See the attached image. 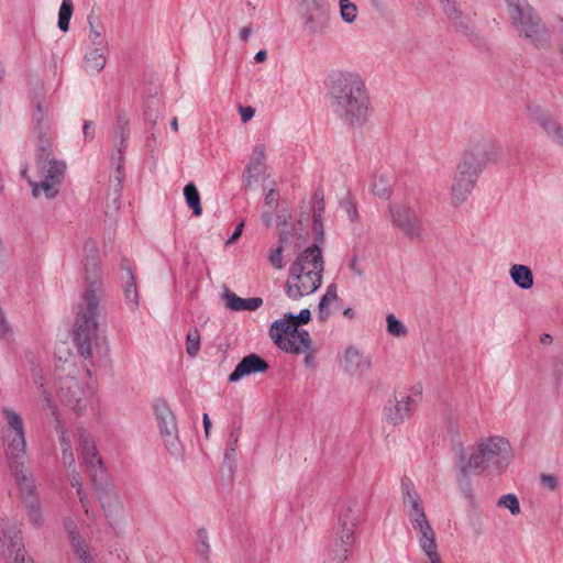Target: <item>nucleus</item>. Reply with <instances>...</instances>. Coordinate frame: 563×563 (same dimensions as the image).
Here are the masks:
<instances>
[{
	"mask_svg": "<svg viewBox=\"0 0 563 563\" xmlns=\"http://www.w3.org/2000/svg\"><path fill=\"white\" fill-rule=\"evenodd\" d=\"M86 291L79 305L75 342L78 353L84 358L107 354V340L100 331L99 300L102 296L99 273V249L97 241L87 239L84 243Z\"/></svg>",
	"mask_w": 563,
	"mask_h": 563,
	"instance_id": "obj_1",
	"label": "nucleus"
},
{
	"mask_svg": "<svg viewBox=\"0 0 563 563\" xmlns=\"http://www.w3.org/2000/svg\"><path fill=\"white\" fill-rule=\"evenodd\" d=\"M329 95L340 120L351 128H362L372 117V107L364 80L355 73H339L331 77Z\"/></svg>",
	"mask_w": 563,
	"mask_h": 563,
	"instance_id": "obj_2",
	"label": "nucleus"
},
{
	"mask_svg": "<svg viewBox=\"0 0 563 563\" xmlns=\"http://www.w3.org/2000/svg\"><path fill=\"white\" fill-rule=\"evenodd\" d=\"M324 262L317 244L299 252L288 269L285 294L290 300H299L313 294L322 284Z\"/></svg>",
	"mask_w": 563,
	"mask_h": 563,
	"instance_id": "obj_3",
	"label": "nucleus"
},
{
	"mask_svg": "<svg viewBox=\"0 0 563 563\" xmlns=\"http://www.w3.org/2000/svg\"><path fill=\"white\" fill-rule=\"evenodd\" d=\"M514 459L510 442L500 435H490L481 439L475 449L468 454L461 450L459 453L457 468L463 478L473 471L481 472L493 468L498 473L505 471Z\"/></svg>",
	"mask_w": 563,
	"mask_h": 563,
	"instance_id": "obj_4",
	"label": "nucleus"
},
{
	"mask_svg": "<svg viewBox=\"0 0 563 563\" xmlns=\"http://www.w3.org/2000/svg\"><path fill=\"white\" fill-rule=\"evenodd\" d=\"M63 371L65 376H58L57 395L60 401L77 415H82L92 405L95 397V385L90 382V374L87 373L81 378L73 374L74 365L67 361L64 363Z\"/></svg>",
	"mask_w": 563,
	"mask_h": 563,
	"instance_id": "obj_5",
	"label": "nucleus"
},
{
	"mask_svg": "<svg viewBox=\"0 0 563 563\" xmlns=\"http://www.w3.org/2000/svg\"><path fill=\"white\" fill-rule=\"evenodd\" d=\"M1 440L7 460H23L27 452L26 428L21 411L5 405L0 409Z\"/></svg>",
	"mask_w": 563,
	"mask_h": 563,
	"instance_id": "obj_6",
	"label": "nucleus"
},
{
	"mask_svg": "<svg viewBox=\"0 0 563 563\" xmlns=\"http://www.w3.org/2000/svg\"><path fill=\"white\" fill-rule=\"evenodd\" d=\"M42 145L37 147V168L43 177L41 183H34L29 180L32 186V194L34 197H38L41 192L47 199H53L59 192V186L64 179L66 164L62 161H57L52 156L51 143L42 141Z\"/></svg>",
	"mask_w": 563,
	"mask_h": 563,
	"instance_id": "obj_7",
	"label": "nucleus"
},
{
	"mask_svg": "<svg viewBox=\"0 0 563 563\" xmlns=\"http://www.w3.org/2000/svg\"><path fill=\"white\" fill-rule=\"evenodd\" d=\"M500 148L486 136L471 139L464 146L456 167L479 177L489 163L496 162Z\"/></svg>",
	"mask_w": 563,
	"mask_h": 563,
	"instance_id": "obj_8",
	"label": "nucleus"
},
{
	"mask_svg": "<svg viewBox=\"0 0 563 563\" xmlns=\"http://www.w3.org/2000/svg\"><path fill=\"white\" fill-rule=\"evenodd\" d=\"M302 29L310 36H322L330 29V10L325 0H299Z\"/></svg>",
	"mask_w": 563,
	"mask_h": 563,
	"instance_id": "obj_9",
	"label": "nucleus"
},
{
	"mask_svg": "<svg viewBox=\"0 0 563 563\" xmlns=\"http://www.w3.org/2000/svg\"><path fill=\"white\" fill-rule=\"evenodd\" d=\"M363 511L364 505L357 497H347L339 503L336 509L338 522L335 526V534L340 542H354V532L361 522Z\"/></svg>",
	"mask_w": 563,
	"mask_h": 563,
	"instance_id": "obj_10",
	"label": "nucleus"
},
{
	"mask_svg": "<svg viewBox=\"0 0 563 563\" xmlns=\"http://www.w3.org/2000/svg\"><path fill=\"white\" fill-rule=\"evenodd\" d=\"M154 413L166 450L172 456L180 457L183 448L178 438L175 415L165 400H157L155 402Z\"/></svg>",
	"mask_w": 563,
	"mask_h": 563,
	"instance_id": "obj_11",
	"label": "nucleus"
},
{
	"mask_svg": "<svg viewBox=\"0 0 563 563\" xmlns=\"http://www.w3.org/2000/svg\"><path fill=\"white\" fill-rule=\"evenodd\" d=\"M388 214L394 229L405 238L417 240L422 236V222L415 208L406 203L394 202L388 207Z\"/></svg>",
	"mask_w": 563,
	"mask_h": 563,
	"instance_id": "obj_12",
	"label": "nucleus"
},
{
	"mask_svg": "<svg viewBox=\"0 0 563 563\" xmlns=\"http://www.w3.org/2000/svg\"><path fill=\"white\" fill-rule=\"evenodd\" d=\"M96 496L108 519H115L123 512V503L115 486L107 479V476L96 478L92 475Z\"/></svg>",
	"mask_w": 563,
	"mask_h": 563,
	"instance_id": "obj_13",
	"label": "nucleus"
},
{
	"mask_svg": "<svg viewBox=\"0 0 563 563\" xmlns=\"http://www.w3.org/2000/svg\"><path fill=\"white\" fill-rule=\"evenodd\" d=\"M24 543L21 531L14 519L0 518V558L10 560L24 552Z\"/></svg>",
	"mask_w": 563,
	"mask_h": 563,
	"instance_id": "obj_14",
	"label": "nucleus"
},
{
	"mask_svg": "<svg viewBox=\"0 0 563 563\" xmlns=\"http://www.w3.org/2000/svg\"><path fill=\"white\" fill-rule=\"evenodd\" d=\"M514 26L519 36L525 37L538 48L550 43V33L537 12L517 22Z\"/></svg>",
	"mask_w": 563,
	"mask_h": 563,
	"instance_id": "obj_15",
	"label": "nucleus"
},
{
	"mask_svg": "<svg viewBox=\"0 0 563 563\" xmlns=\"http://www.w3.org/2000/svg\"><path fill=\"white\" fill-rule=\"evenodd\" d=\"M31 120L33 123V133L37 137V146L43 144L42 141H47L49 143L52 108L43 96H37L33 100Z\"/></svg>",
	"mask_w": 563,
	"mask_h": 563,
	"instance_id": "obj_16",
	"label": "nucleus"
},
{
	"mask_svg": "<svg viewBox=\"0 0 563 563\" xmlns=\"http://www.w3.org/2000/svg\"><path fill=\"white\" fill-rule=\"evenodd\" d=\"M478 178L472 173L455 166L450 186L451 206L456 208L464 205L475 189Z\"/></svg>",
	"mask_w": 563,
	"mask_h": 563,
	"instance_id": "obj_17",
	"label": "nucleus"
},
{
	"mask_svg": "<svg viewBox=\"0 0 563 563\" xmlns=\"http://www.w3.org/2000/svg\"><path fill=\"white\" fill-rule=\"evenodd\" d=\"M527 111L532 122L539 124L555 144L563 146V125L552 114L537 103H529Z\"/></svg>",
	"mask_w": 563,
	"mask_h": 563,
	"instance_id": "obj_18",
	"label": "nucleus"
},
{
	"mask_svg": "<svg viewBox=\"0 0 563 563\" xmlns=\"http://www.w3.org/2000/svg\"><path fill=\"white\" fill-rule=\"evenodd\" d=\"M64 529L69 541L75 563H95L89 544L79 533L78 525L71 517L64 519Z\"/></svg>",
	"mask_w": 563,
	"mask_h": 563,
	"instance_id": "obj_19",
	"label": "nucleus"
},
{
	"mask_svg": "<svg viewBox=\"0 0 563 563\" xmlns=\"http://www.w3.org/2000/svg\"><path fill=\"white\" fill-rule=\"evenodd\" d=\"M415 400L407 390H396L393 399L385 406V417L394 426L402 423L409 418Z\"/></svg>",
	"mask_w": 563,
	"mask_h": 563,
	"instance_id": "obj_20",
	"label": "nucleus"
},
{
	"mask_svg": "<svg viewBox=\"0 0 563 563\" xmlns=\"http://www.w3.org/2000/svg\"><path fill=\"white\" fill-rule=\"evenodd\" d=\"M79 445L81 451L82 462L87 465L90 477L96 474V478L106 475L102 467L101 459L98 455L96 445L88 432L79 430Z\"/></svg>",
	"mask_w": 563,
	"mask_h": 563,
	"instance_id": "obj_21",
	"label": "nucleus"
},
{
	"mask_svg": "<svg viewBox=\"0 0 563 563\" xmlns=\"http://www.w3.org/2000/svg\"><path fill=\"white\" fill-rule=\"evenodd\" d=\"M130 139V121L124 115H119L117 119L115 130H114V147L117 153L112 155V162L117 164V180L118 186L121 185V168L124 158V151L128 146V142Z\"/></svg>",
	"mask_w": 563,
	"mask_h": 563,
	"instance_id": "obj_22",
	"label": "nucleus"
},
{
	"mask_svg": "<svg viewBox=\"0 0 563 563\" xmlns=\"http://www.w3.org/2000/svg\"><path fill=\"white\" fill-rule=\"evenodd\" d=\"M20 493L25 499L35 498L36 483L32 473L24 466L23 460H8Z\"/></svg>",
	"mask_w": 563,
	"mask_h": 563,
	"instance_id": "obj_23",
	"label": "nucleus"
},
{
	"mask_svg": "<svg viewBox=\"0 0 563 563\" xmlns=\"http://www.w3.org/2000/svg\"><path fill=\"white\" fill-rule=\"evenodd\" d=\"M342 366L350 375L364 376L369 371L372 361L368 355H365L358 349L349 346L344 351Z\"/></svg>",
	"mask_w": 563,
	"mask_h": 563,
	"instance_id": "obj_24",
	"label": "nucleus"
},
{
	"mask_svg": "<svg viewBox=\"0 0 563 563\" xmlns=\"http://www.w3.org/2000/svg\"><path fill=\"white\" fill-rule=\"evenodd\" d=\"M412 528L418 533L420 548H429L435 542V532L432 529L424 509L407 515Z\"/></svg>",
	"mask_w": 563,
	"mask_h": 563,
	"instance_id": "obj_25",
	"label": "nucleus"
},
{
	"mask_svg": "<svg viewBox=\"0 0 563 563\" xmlns=\"http://www.w3.org/2000/svg\"><path fill=\"white\" fill-rule=\"evenodd\" d=\"M268 369V363L257 354H250L241 360L235 366L234 371L229 376V382L235 383L241 378L256 374L264 373Z\"/></svg>",
	"mask_w": 563,
	"mask_h": 563,
	"instance_id": "obj_26",
	"label": "nucleus"
},
{
	"mask_svg": "<svg viewBox=\"0 0 563 563\" xmlns=\"http://www.w3.org/2000/svg\"><path fill=\"white\" fill-rule=\"evenodd\" d=\"M266 147L257 144L253 148L249 164L243 174V184L251 187L252 184L265 172Z\"/></svg>",
	"mask_w": 563,
	"mask_h": 563,
	"instance_id": "obj_27",
	"label": "nucleus"
},
{
	"mask_svg": "<svg viewBox=\"0 0 563 563\" xmlns=\"http://www.w3.org/2000/svg\"><path fill=\"white\" fill-rule=\"evenodd\" d=\"M292 318V313H285L282 319L275 320L269 328V336L280 350L284 346L282 341H289L288 339L300 330Z\"/></svg>",
	"mask_w": 563,
	"mask_h": 563,
	"instance_id": "obj_28",
	"label": "nucleus"
},
{
	"mask_svg": "<svg viewBox=\"0 0 563 563\" xmlns=\"http://www.w3.org/2000/svg\"><path fill=\"white\" fill-rule=\"evenodd\" d=\"M222 298L225 307L231 311H255L263 305L260 297L241 298L235 292L225 288Z\"/></svg>",
	"mask_w": 563,
	"mask_h": 563,
	"instance_id": "obj_29",
	"label": "nucleus"
},
{
	"mask_svg": "<svg viewBox=\"0 0 563 563\" xmlns=\"http://www.w3.org/2000/svg\"><path fill=\"white\" fill-rule=\"evenodd\" d=\"M444 14L452 26L460 32L466 33L471 29V20L457 8L454 0H439Z\"/></svg>",
	"mask_w": 563,
	"mask_h": 563,
	"instance_id": "obj_30",
	"label": "nucleus"
},
{
	"mask_svg": "<svg viewBox=\"0 0 563 563\" xmlns=\"http://www.w3.org/2000/svg\"><path fill=\"white\" fill-rule=\"evenodd\" d=\"M401 494L406 515L424 509L422 498L410 479H402Z\"/></svg>",
	"mask_w": 563,
	"mask_h": 563,
	"instance_id": "obj_31",
	"label": "nucleus"
},
{
	"mask_svg": "<svg viewBox=\"0 0 563 563\" xmlns=\"http://www.w3.org/2000/svg\"><path fill=\"white\" fill-rule=\"evenodd\" d=\"M288 340L289 341H282L284 345L282 350L287 353H305L311 347L312 344L310 334L306 330H299L298 332H295V334Z\"/></svg>",
	"mask_w": 563,
	"mask_h": 563,
	"instance_id": "obj_32",
	"label": "nucleus"
},
{
	"mask_svg": "<svg viewBox=\"0 0 563 563\" xmlns=\"http://www.w3.org/2000/svg\"><path fill=\"white\" fill-rule=\"evenodd\" d=\"M511 280L516 286L528 290L533 286V274L529 266L523 264H514L509 269Z\"/></svg>",
	"mask_w": 563,
	"mask_h": 563,
	"instance_id": "obj_33",
	"label": "nucleus"
},
{
	"mask_svg": "<svg viewBox=\"0 0 563 563\" xmlns=\"http://www.w3.org/2000/svg\"><path fill=\"white\" fill-rule=\"evenodd\" d=\"M89 32L88 40L90 42V48H99V51L108 49V40L106 37L104 26L100 22H95V20L89 16Z\"/></svg>",
	"mask_w": 563,
	"mask_h": 563,
	"instance_id": "obj_34",
	"label": "nucleus"
},
{
	"mask_svg": "<svg viewBox=\"0 0 563 563\" xmlns=\"http://www.w3.org/2000/svg\"><path fill=\"white\" fill-rule=\"evenodd\" d=\"M24 504L27 521L36 529L42 528L45 523V518L42 510L41 500L37 497H35L31 499H25Z\"/></svg>",
	"mask_w": 563,
	"mask_h": 563,
	"instance_id": "obj_35",
	"label": "nucleus"
},
{
	"mask_svg": "<svg viewBox=\"0 0 563 563\" xmlns=\"http://www.w3.org/2000/svg\"><path fill=\"white\" fill-rule=\"evenodd\" d=\"M507 10L512 24L526 19L536 12L527 0H505Z\"/></svg>",
	"mask_w": 563,
	"mask_h": 563,
	"instance_id": "obj_36",
	"label": "nucleus"
},
{
	"mask_svg": "<svg viewBox=\"0 0 563 563\" xmlns=\"http://www.w3.org/2000/svg\"><path fill=\"white\" fill-rule=\"evenodd\" d=\"M106 52L99 48H89L85 57V67L88 73L97 74L106 65Z\"/></svg>",
	"mask_w": 563,
	"mask_h": 563,
	"instance_id": "obj_37",
	"label": "nucleus"
},
{
	"mask_svg": "<svg viewBox=\"0 0 563 563\" xmlns=\"http://www.w3.org/2000/svg\"><path fill=\"white\" fill-rule=\"evenodd\" d=\"M338 300V290L334 284L327 287L325 294L321 297L318 306V318L320 321H325L329 316V307Z\"/></svg>",
	"mask_w": 563,
	"mask_h": 563,
	"instance_id": "obj_38",
	"label": "nucleus"
},
{
	"mask_svg": "<svg viewBox=\"0 0 563 563\" xmlns=\"http://www.w3.org/2000/svg\"><path fill=\"white\" fill-rule=\"evenodd\" d=\"M184 196L187 206L192 210L194 214L197 217L201 216L202 208L200 203V195L197 187L192 183L185 186Z\"/></svg>",
	"mask_w": 563,
	"mask_h": 563,
	"instance_id": "obj_39",
	"label": "nucleus"
},
{
	"mask_svg": "<svg viewBox=\"0 0 563 563\" xmlns=\"http://www.w3.org/2000/svg\"><path fill=\"white\" fill-rule=\"evenodd\" d=\"M196 553L201 562L208 563L210 559V544L208 531L205 528H200L197 531V544Z\"/></svg>",
	"mask_w": 563,
	"mask_h": 563,
	"instance_id": "obj_40",
	"label": "nucleus"
},
{
	"mask_svg": "<svg viewBox=\"0 0 563 563\" xmlns=\"http://www.w3.org/2000/svg\"><path fill=\"white\" fill-rule=\"evenodd\" d=\"M341 20L346 24H353L358 15V8L352 0H339Z\"/></svg>",
	"mask_w": 563,
	"mask_h": 563,
	"instance_id": "obj_41",
	"label": "nucleus"
},
{
	"mask_svg": "<svg viewBox=\"0 0 563 563\" xmlns=\"http://www.w3.org/2000/svg\"><path fill=\"white\" fill-rule=\"evenodd\" d=\"M73 15V1L62 0V4L58 12V27L66 32L69 29V21Z\"/></svg>",
	"mask_w": 563,
	"mask_h": 563,
	"instance_id": "obj_42",
	"label": "nucleus"
},
{
	"mask_svg": "<svg viewBox=\"0 0 563 563\" xmlns=\"http://www.w3.org/2000/svg\"><path fill=\"white\" fill-rule=\"evenodd\" d=\"M387 332L395 338H404L408 334L407 327L396 318L395 314L390 313L386 317Z\"/></svg>",
	"mask_w": 563,
	"mask_h": 563,
	"instance_id": "obj_43",
	"label": "nucleus"
},
{
	"mask_svg": "<svg viewBox=\"0 0 563 563\" xmlns=\"http://www.w3.org/2000/svg\"><path fill=\"white\" fill-rule=\"evenodd\" d=\"M126 273L129 276V280L125 283V286H124L125 300L129 303H132L134 307H137L139 294H137L135 278L130 269H128Z\"/></svg>",
	"mask_w": 563,
	"mask_h": 563,
	"instance_id": "obj_44",
	"label": "nucleus"
},
{
	"mask_svg": "<svg viewBox=\"0 0 563 563\" xmlns=\"http://www.w3.org/2000/svg\"><path fill=\"white\" fill-rule=\"evenodd\" d=\"M497 506L508 509L514 516L520 514L521 510L519 499L515 494H506L499 497Z\"/></svg>",
	"mask_w": 563,
	"mask_h": 563,
	"instance_id": "obj_45",
	"label": "nucleus"
},
{
	"mask_svg": "<svg viewBox=\"0 0 563 563\" xmlns=\"http://www.w3.org/2000/svg\"><path fill=\"white\" fill-rule=\"evenodd\" d=\"M200 349V333L197 328L190 329L186 336V351L190 357L197 356Z\"/></svg>",
	"mask_w": 563,
	"mask_h": 563,
	"instance_id": "obj_46",
	"label": "nucleus"
},
{
	"mask_svg": "<svg viewBox=\"0 0 563 563\" xmlns=\"http://www.w3.org/2000/svg\"><path fill=\"white\" fill-rule=\"evenodd\" d=\"M287 235L288 234H285L283 233L280 235V244L278 247H276L275 250H272L269 252V255H268V261L269 263L272 264V266L278 271L283 269L285 264L283 262V257H282V253H283V249H284V245L287 241Z\"/></svg>",
	"mask_w": 563,
	"mask_h": 563,
	"instance_id": "obj_47",
	"label": "nucleus"
},
{
	"mask_svg": "<svg viewBox=\"0 0 563 563\" xmlns=\"http://www.w3.org/2000/svg\"><path fill=\"white\" fill-rule=\"evenodd\" d=\"M38 397L43 407V410L51 412L55 419H58V410L55 405L52 394L47 388H43V390L38 391Z\"/></svg>",
	"mask_w": 563,
	"mask_h": 563,
	"instance_id": "obj_48",
	"label": "nucleus"
},
{
	"mask_svg": "<svg viewBox=\"0 0 563 563\" xmlns=\"http://www.w3.org/2000/svg\"><path fill=\"white\" fill-rule=\"evenodd\" d=\"M373 195L382 198L387 199L390 195L389 185L386 178L379 177L374 180L371 188Z\"/></svg>",
	"mask_w": 563,
	"mask_h": 563,
	"instance_id": "obj_49",
	"label": "nucleus"
},
{
	"mask_svg": "<svg viewBox=\"0 0 563 563\" xmlns=\"http://www.w3.org/2000/svg\"><path fill=\"white\" fill-rule=\"evenodd\" d=\"M353 543H343L338 540L335 536L333 559L339 563L344 562L349 558V552Z\"/></svg>",
	"mask_w": 563,
	"mask_h": 563,
	"instance_id": "obj_50",
	"label": "nucleus"
},
{
	"mask_svg": "<svg viewBox=\"0 0 563 563\" xmlns=\"http://www.w3.org/2000/svg\"><path fill=\"white\" fill-rule=\"evenodd\" d=\"M55 430L58 434L59 444L62 446V450H65L66 448L71 449L69 435H68L67 431L65 430L64 426L62 424V422L59 421V419H57V421H56Z\"/></svg>",
	"mask_w": 563,
	"mask_h": 563,
	"instance_id": "obj_51",
	"label": "nucleus"
},
{
	"mask_svg": "<svg viewBox=\"0 0 563 563\" xmlns=\"http://www.w3.org/2000/svg\"><path fill=\"white\" fill-rule=\"evenodd\" d=\"M540 482L543 487L551 492H554L559 487L558 478L551 474H542L540 477Z\"/></svg>",
	"mask_w": 563,
	"mask_h": 563,
	"instance_id": "obj_52",
	"label": "nucleus"
},
{
	"mask_svg": "<svg viewBox=\"0 0 563 563\" xmlns=\"http://www.w3.org/2000/svg\"><path fill=\"white\" fill-rule=\"evenodd\" d=\"M278 192L275 189H269L265 194V205L273 211L278 206Z\"/></svg>",
	"mask_w": 563,
	"mask_h": 563,
	"instance_id": "obj_53",
	"label": "nucleus"
},
{
	"mask_svg": "<svg viewBox=\"0 0 563 563\" xmlns=\"http://www.w3.org/2000/svg\"><path fill=\"white\" fill-rule=\"evenodd\" d=\"M438 545L437 542L433 543V545L429 548H421V550L424 552L427 558L429 559L430 563H441V558L437 551Z\"/></svg>",
	"mask_w": 563,
	"mask_h": 563,
	"instance_id": "obj_54",
	"label": "nucleus"
},
{
	"mask_svg": "<svg viewBox=\"0 0 563 563\" xmlns=\"http://www.w3.org/2000/svg\"><path fill=\"white\" fill-rule=\"evenodd\" d=\"M32 379L38 391L43 390V388H46L45 378L41 368H33Z\"/></svg>",
	"mask_w": 563,
	"mask_h": 563,
	"instance_id": "obj_55",
	"label": "nucleus"
},
{
	"mask_svg": "<svg viewBox=\"0 0 563 563\" xmlns=\"http://www.w3.org/2000/svg\"><path fill=\"white\" fill-rule=\"evenodd\" d=\"M311 319V312L309 309H302L298 314H294L292 321L299 327L300 324H307Z\"/></svg>",
	"mask_w": 563,
	"mask_h": 563,
	"instance_id": "obj_56",
	"label": "nucleus"
},
{
	"mask_svg": "<svg viewBox=\"0 0 563 563\" xmlns=\"http://www.w3.org/2000/svg\"><path fill=\"white\" fill-rule=\"evenodd\" d=\"M239 112H240V115H241V120L243 123H246L247 121H250L254 114H255V109L253 107H250V106H240L239 107Z\"/></svg>",
	"mask_w": 563,
	"mask_h": 563,
	"instance_id": "obj_57",
	"label": "nucleus"
},
{
	"mask_svg": "<svg viewBox=\"0 0 563 563\" xmlns=\"http://www.w3.org/2000/svg\"><path fill=\"white\" fill-rule=\"evenodd\" d=\"M62 460H63V463L71 468L74 467L75 465V456H74V453L71 451V449H65V450H62Z\"/></svg>",
	"mask_w": 563,
	"mask_h": 563,
	"instance_id": "obj_58",
	"label": "nucleus"
},
{
	"mask_svg": "<svg viewBox=\"0 0 563 563\" xmlns=\"http://www.w3.org/2000/svg\"><path fill=\"white\" fill-rule=\"evenodd\" d=\"M82 134L87 141H91L95 137V123L92 121L84 123Z\"/></svg>",
	"mask_w": 563,
	"mask_h": 563,
	"instance_id": "obj_59",
	"label": "nucleus"
},
{
	"mask_svg": "<svg viewBox=\"0 0 563 563\" xmlns=\"http://www.w3.org/2000/svg\"><path fill=\"white\" fill-rule=\"evenodd\" d=\"M70 482H71V485L77 488V494L79 495L80 503L85 507V496L81 493L80 478L76 472H74V474L71 475Z\"/></svg>",
	"mask_w": 563,
	"mask_h": 563,
	"instance_id": "obj_60",
	"label": "nucleus"
},
{
	"mask_svg": "<svg viewBox=\"0 0 563 563\" xmlns=\"http://www.w3.org/2000/svg\"><path fill=\"white\" fill-rule=\"evenodd\" d=\"M9 563H34L31 556L27 555L26 551L21 553V555H15L9 560Z\"/></svg>",
	"mask_w": 563,
	"mask_h": 563,
	"instance_id": "obj_61",
	"label": "nucleus"
},
{
	"mask_svg": "<svg viewBox=\"0 0 563 563\" xmlns=\"http://www.w3.org/2000/svg\"><path fill=\"white\" fill-rule=\"evenodd\" d=\"M244 222H241L234 230L233 234L227 241V244H233L242 234Z\"/></svg>",
	"mask_w": 563,
	"mask_h": 563,
	"instance_id": "obj_62",
	"label": "nucleus"
},
{
	"mask_svg": "<svg viewBox=\"0 0 563 563\" xmlns=\"http://www.w3.org/2000/svg\"><path fill=\"white\" fill-rule=\"evenodd\" d=\"M350 269L356 275V276H362L363 275V271L362 268L360 267L358 263L356 260H352L351 263H350Z\"/></svg>",
	"mask_w": 563,
	"mask_h": 563,
	"instance_id": "obj_63",
	"label": "nucleus"
},
{
	"mask_svg": "<svg viewBox=\"0 0 563 563\" xmlns=\"http://www.w3.org/2000/svg\"><path fill=\"white\" fill-rule=\"evenodd\" d=\"M261 219L266 227H271L273 222V214L271 211L263 212Z\"/></svg>",
	"mask_w": 563,
	"mask_h": 563,
	"instance_id": "obj_64",
	"label": "nucleus"
}]
</instances>
